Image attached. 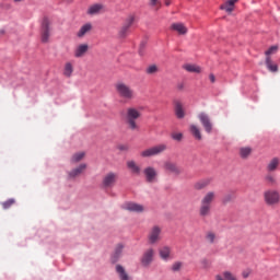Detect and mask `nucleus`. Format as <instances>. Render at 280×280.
Listing matches in <instances>:
<instances>
[{
  "label": "nucleus",
  "instance_id": "obj_43",
  "mask_svg": "<svg viewBox=\"0 0 280 280\" xmlns=\"http://www.w3.org/2000/svg\"><path fill=\"white\" fill-rule=\"evenodd\" d=\"M118 150H121L122 152L128 151V145H119Z\"/></svg>",
  "mask_w": 280,
  "mask_h": 280
},
{
  "label": "nucleus",
  "instance_id": "obj_29",
  "mask_svg": "<svg viewBox=\"0 0 280 280\" xmlns=\"http://www.w3.org/2000/svg\"><path fill=\"white\" fill-rule=\"evenodd\" d=\"M172 30H174L175 32H178L179 34H187V26L183 23H175L172 24Z\"/></svg>",
  "mask_w": 280,
  "mask_h": 280
},
{
  "label": "nucleus",
  "instance_id": "obj_36",
  "mask_svg": "<svg viewBox=\"0 0 280 280\" xmlns=\"http://www.w3.org/2000/svg\"><path fill=\"white\" fill-rule=\"evenodd\" d=\"M133 24H135V15H129V16L125 20L122 26H125V27H127V28L130 30V27H132Z\"/></svg>",
  "mask_w": 280,
  "mask_h": 280
},
{
  "label": "nucleus",
  "instance_id": "obj_10",
  "mask_svg": "<svg viewBox=\"0 0 280 280\" xmlns=\"http://www.w3.org/2000/svg\"><path fill=\"white\" fill-rule=\"evenodd\" d=\"M163 170L166 171L167 174H173L174 176H180V174H183V171L178 164L172 161H165L163 164Z\"/></svg>",
  "mask_w": 280,
  "mask_h": 280
},
{
  "label": "nucleus",
  "instance_id": "obj_24",
  "mask_svg": "<svg viewBox=\"0 0 280 280\" xmlns=\"http://www.w3.org/2000/svg\"><path fill=\"white\" fill-rule=\"evenodd\" d=\"M121 253H124V245L119 244L116 246L115 252L112 256V264H117V261H119V257H121Z\"/></svg>",
  "mask_w": 280,
  "mask_h": 280
},
{
  "label": "nucleus",
  "instance_id": "obj_27",
  "mask_svg": "<svg viewBox=\"0 0 280 280\" xmlns=\"http://www.w3.org/2000/svg\"><path fill=\"white\" fill-rule=\"evenodd\" d=\"M205 240L208 244H215L218 242V234L213 231H208L205 235Z\"/></svg>",
  "mask_w": 280,
  "mask_h": 280
},
{
  "label": "nucleus",
  "instance_id": "obj_23",
  "mask_svg": "<svg viewBox=\"0 0 280 280\" xmlns=\"http://www.w3.org/2000/svg\"><path fill=\"white\" fill-rule=\"evenodd\" d=\"M189 130L197 141H202V132L200 131V127L190 125Z\"/></svg>",
  "mask_w": 280,
  "mask_h": 280
},
{
  "label": "nucleus",
  "instance_id": "obj_16",
  "mask_svg": "<svg viewBox=\"0 0 280 280\" xmlns=\"http://www.w3.org/2000/svg\"><path fill=\"white\" fill-rule=\"evenodd\" d=\"M174 110L177 119H185V108L180 101H174Z\"/></svg>",
  "mask_w": 280,
  "mask_h": 280
},
{
  "label": "nucleus",
  "instance_id": "obj_34",
  "mask_svg": "<svg viewBox=\"0 0 280 280\" xmlns=\"http://www.w3.org/2000/svg\"><path fill=\"white\" fill-rule=\"evenodd\" d=\"M150 8H153L156 12L163 8V3H161V0H149Z\"/></svg>",
  "mask_w": 280,
  "mask_h": 280
},
{
  "label": "nucleus",
  "instance_id": "obj_25",
  "mask_svg": "<svg viewBox=\"0 0 280 280\" xmlns=\"http://www.w3.org/2000/svg\"><path fill=\"white\" fill-rule=\"evenodd\" d=\"M86 170V164H80L77 168L69 172L70 178H77V176H80L84 171Z\"/></svg>",
  "mask_w": 280,
  "mask_h": 280
},
{
  "label": "nucleus",
  "instance_id": "obj_41",
  "mask_svg": "<svg viewBox=\"0 0 280 280\" xmlns=\"http://www.w3.org/2000/svg\"><path fill=\"white\" fill-rule=\"evenodd\" d=\"M180 268H183V262H180V261L174 262L172 265L173 272H178V270H180Z\"/></svg>",
  "mask_w": 280,
  "mask_h": 280
},
{
  "label": "nucleus",
  "instance_id": "obj_11",
  "mask_svg": "<svg viewBox=\"0 0 280 280\" xmlns=\"http://www.w3.org/2000/svg\"><path fill=\"white\" fill-rule=\"evenodd\" d=\"M143 174L147 183H155L159 176V172L153 166H147L143 170Z\"/></svg>",
  "mask_w": 280,
  "mask_h": 280
},
{
  "label": "nucleus",
  "instance_id": "obj_50",
  "mask_svg": "<svg viewBox=\"0 0 280 280\" xmlns=\"http://www.w3.org/2000/svg\"><path fill=\"white\" fill-rule=\"evenodd\" d=\"M202 264H207V260H202Z\"/></svg>",
  "mask_w": 280,
  "mask_h": 280
},
{
  "label": "nucleus",
  "instance_id": "obj_40",
  "mask_svg": "<svg viewBox=\"0 0 280 280\" xmlns=\"http://www.w3.org/2000/svg\"><path fill=\"white\" fill-rule=\"evenodd\" d=\"M14 202H16L14 199H9V200L2 202V208L10 209V207H12V205H14Z\"/></svg>",
  "mask_w": 280,
  "mask_h": 280
},
{
  "label": "nucleus",
  "instance_id": "obj_22",
  "mask_svg": "<svg viewBox=\"0 0 280 280\" xmlns=\"http://www.w3.org/2000/svg\"><path fill=\"white\" fill-rule=\"evenodd\" d=\"M116 272L120 280H130V276L126 271V268L121 265H116Z\"/></svg>",
  "mask_w": 280,
  "mask_h": 280
},
{
  "label": "nucleus",
  "instance_id": "obj_7",
  "mask_svg": "<svg viewBox=\"0 0 280 280\" xmlns=\"http://www.w3.org/2000/svg\"><path fill=\"white\" fill-rule=\"evenodd\" d=\"M163 233V229L159 225H154L150 229L148 234V242L153 246L154 244H159L161 242V234Z\"/></svg>",
  "mask_w": 280,
  "mask_h": 280
},
{
  "label": "nucleus",
  "instance_id": "obj_31",
  "mask_svg": "<svg viewBox=\"0 0 280 280\" xmlns=\"http://www.w3.org/2000/svg\"><path fill=\"white\" fill-rule=\"evenodd\" d=\"M184 69L188 71V73H200V71H202V69L199 66L189 63L185 65Z\"/></svg>",
  "mask_w": 280,
  "mask_h": 280
},
{
  "label": "nucleus",
  "instance_id": "obj_30",
  "mask_svg": "<svg viewBox=\"0 0 280 280\" xmlns=\"http://www.w3.org/2000/svg\"><path fill=\"white\" fill-rule=\"evenodd\" d=\"M211 185V179H201L195 184V189L200 191V189H205L206 187H209Z\"/></svg>",
  "mask_w": 280,
  "mask_h": 280
},
{
  "label": "nucleus",
  "instance_id": "obj_8",
  "mask_svg": "<svg viewBox=\"0 0 280 280\" xmlns=\"http://www.w3.org/2000/svg\"><path fill=\"white\" fill-rule=\"evenodd\" d=\"M198 119L205 131L208 135H211L213 132V122L211 121V118L207 115V113H200L198 115Z\"/></svg>",
  "mask_w": 280,
  "mask_h": 280
},
{
  "label": "nucleus",
  "instance_id": "obj_38",
  "mask_svg": "<svg viewBox=\"0 0 280 280\" xmlns=\"http://www.w3.org/2000/svg\"><path fill=\"white\" fill-rule=\"evenodd\" d=\"M158 72H159V67H156V65H152L147 68L148 75H154V73H158Z\"/></svg>",
  "mask_w": 280,
  "mask_h": 280
},
{
  "label": "nucleus",
  "instance_id": "obj_4",
  "mask_svg": "<svg viewBox=\"0 0 280 280\" xmlns=\"http://www.w3.org/2000/svg\"><path fill=\"white\" fill-rule=\"evenodd\" d=\"M166 150L167 144L160 143L141 151L140 156L142 159H152V156H159L160 154H163V152H165Z\"/></svg>",
  "mask_w": 280,
  "mask_h": 280
},
{
  "label": "nucleus",
  "instance_id": "obj_9",
  "mask_svg": "<svg viewBox=\"0 0 280 280\" xmlns=\"http://www.w3.org/2000/svg\"><path fill=\"white\" fill-rule=\"evenodd\" d=\"M51 36V22L44 18L42 22V43H49Z\"/></svg>",
  "mask_w": 280,
  "mask_h": 280
},
{
  "label": "nucleus",
  "instance_id": "obj_44",
  "mask_svg": "<svg viewBox=\"0 0 280 280\" xmlns=\"http://www.w3.org/2000/svg\"><path fill=\"white\" fill-rule=\"evenodd\" d=\"M231 195H226L224 198H223V202H231Z\"/></svg>",
  "mask_w": 280,
  "mask_h": 280
},
{
  "label": "nucleus",
  "instance_id": "obj_2",
  "mask_svg": "<svg viewBox=\"0 0 280 280\" xmlns=\"http://www.w3.org/2000/svg\"><path fill=\"white\" fill-rule=\"evenodd\" d=\"M215 198H218V195L213 190H209L202 196L198 210L199 218L205 219L211 215V210L213 209Z\"/></svg>",
  "mask_w": 280,
  "mask_h": 280
},
{
  "label": "nucleus",
  "instance_id": "obj_5",
  "mask_svg": "<svg viewBox=\"0 0 280 280\" xmlns=\"http://www.w3.org/2000/svg\"><path fill=\"white\" fill-rule=\"evenodd\" d=\"M264 202L267 207H277L280 203V192L277 189H267L262 194Z\"/></svg>",
  "mask_w": 280,
  "mask_h": 280
},
{
  "label": "nucleus",
  "instance_id": "obj_15",
  "mask_svg": "<svg viewBox=\"0 0 280 280\" xmlns=\"http://www.w3.org/2000/svg\"><path fill=\"white\" fill-rule=\"evenodd\" d=\"M122 209L126 211H132L135 213H143L144 208L142 205L135 203V202H127L122 206Z\"/></svg>",
  "mask_w": 280,
  "mask_h": 280
},
{
  "label": "nucleus",
  "instance_id": "obj_19",
  "mask_svg": "<svg viewBox=\"0 0 280 280\" xmlns=\"http://www.w3.org/2000/svg\"><path fill=\"white\" fill-rule=\"evenodd\" d=\"M91 30H93V24L86 23L82 25L79 32L77 33L78 38H84V36H86V34H89Z\"/></svg>",
  "mask_w": 280,
  "mask_h": 280
},
{
  "label": "nucleus",
  "instance_id": "obj_32",
  "mask_svg": "<svg viewBox=\"0 0 280 280\" xmlns=\"http://www.w3.org/2000/svg\"><path fill=\"white\" fill-rule=\"evenodd\" d=\"M253 154V149L250 147H243L240 149L241 159H247Z\"/></svg>",
  "mask_w": 280,
  "mask_h": 280
},
{
  "label": "nucleus",
  "instance_id": "obj_26",
  "mask_svg": "<svg viewBox=\"0 0 280 280\" xmlns=\"http://www.w3.org/2000/svg\"><path fill=\"white\" fill-rule=\"evenodd\" d=\"M235 3H237V0H228L221 5V10H225V12L231 13L235 8Z\"/></svg>",
  "mask_w": 280,
  "mask_h": 280
},
{
  "label": "nucleus",
  "instance_id": "obj_13",
  "mask_svg": "<svg viewBox=\"0 0 280 280\" xmlns=\"http://www.w3.org/2000/svg\"><path fill=\"white\" fill-rule=\"evenodd\" d=\"M73 71H75V61H66L62 70L63 78H71L73 75Z\"/></svg>",
  "mask_w": 280,
  "mask_h": 280
},
{
  "label": "nucleus",
  "instance_id": "obj_48",
  "mask_svg": "<svg viewBox=\"0 0 280 280\" xmlns=\"http://www.w3.org/2000/svg\"><path fill=\"white\" fill-rule=\"evenodd\" d=\"M140 56H143V45L140 47Z\"/></svg>",
  "mask_w": 280,
  "mask_h": 280
},
{
  "label": "nucleus",
  "instance_id": "obj_14",
  "mask_svg": "<svg viewBox=\"0 0 280 280\" xmlns=\"http://www.w3.org/2000/svg\"><path fill=\"white\" fill-rule=\"evenodd\" d=\"M159 255L163 261H170V259H172V247L167 245L160 247Z\"/></svg>",
  "mask_w": 280,
  "mask_h": 280
},
{
  "label": "nucleus",
  "instance_id": "obj_49",
  "mask_svg": "<svg viewBox=\"0 0 280 280\" xmlns=\"http://www.w3.org/2000/svg\"><path fill=\"white\" fill-rule=\"evenodd\" d=\"M15 3H21L23 0H13Z\"/></svg>",
  "mask_w": 280,
  "mask_h": 280
},
{
  "label": "nucleus",
  "instance_id": "obj_12",
  "mask_svg": "<svg viewBox=\"0 0 280 280\" xmlns=\"http://www.w3.org/2000/svg\"><path fill=\"white\" fill-rule=\"evenodd\" d=\"M117 178H119V175L117 173L109 172L103 177V185L105 187H115Z\"/></svg>",
  "mask_w": 280,
  "mask_h": 280
},
{
  "label": "nucleus",
  "instance_id": "obj_21",
  "mask_svg": "<svg viewBox=\"0 0 280 280\" xmlns=\"http://www.w3.org/2000/svg\"><path fill=\"white\" fill-rule=\"evenodd\" d=\"M127 167L131 172V174H135L136 176H139L141 174V167L137 165V162L130 160L127 162Z\"/></svg>",
  "mask_w": 280,
  "mask_h": 280
},
{
  "label": "nucleus",
  "instance_id": "obj_28",
  "mask_svg": "<svg viewBox=\"0 0 280 280\" xmlns=\"http://www.w3.org/2000/svg\"><path fill=\"white\" fill-rule=\"evenodd\" d=\"M278 167H279V158H273L267 164V172H277Z\"/></svg>",
  "mask_w": 280,
  "mask_h": 280
},
{
  "label": "nucleus",
  "instance_id": "obj_47",
  "mask_svg": "<svg viewBox=\"0 0 280 280\" xmlns=\"http://www.w3.org/2000/svg\"><path fill=\"white\" fill-rule=\"evenodd\" d=\"M165 5L170 7L172 5V0H164Z\"/></svg>",
  "mask_w": 280,
  "mask_h": 280
},
{
  "label": "nucleus",
  "instance_id": "obj_45",
  "mask_svg": "<svg viewBox=\"0 0 280 280\" xmlns=\"http://www.w3.org/2000/svg\"><path fill=\"white\" fill-rule=\"evenodd\" d=\"M209 80H210V82L213 84V83H215V75L214 74H210L209 75Z\"/></svg>",
  "mask_w": 280,
  "mask_h": 280
},
{
  "label": "nucleus",
  "instance_id": "obj_20",
  "mask_svg": "<svg viewBox=\"0 0 280 280\" xmlns=\"http://www.w3.org/2000/svg\"><path fill=\"white\" fill-rule=\"evenodd\" d=\"M101 10H104V4L95 3L89 7L88 14L95 16V14H100Z\"/></svg>",
  "mask_w": 280,
  "mask_h": 280
},
{
  "label": "nucleus",
  "instance_id": "obj_1",
  "mask_svg": "<svg viewBox=\"0 0 280 280\" xmlns=\"http://www.w3.org/2000/svg\"><path fill=\"white\" fill-rule=\"evenodd\" d=\"M141 110H143L141 107L135 106L126 108L124 119L128 130H131L132 132L139 130V119H141V117L143 116Z\"/></svg>",
  "mask_w": 280,
  "mask_h": 280
},
{
  "label": "nucleus",
  "instance_id": "obj_18",
  "mask_svg": "<svg viewBox=\"0 0 280 280\" xmlns=\"http://www.w3.org/2000/svg\"><path fill=\"white\" fill-rule=\"evenodd\" d=\"M89 51V45L81 44L74 50V58H84V55Z\"/></svg>",
  "mask_w": 280,
  "mask_h": 280
},
{
  "label": "nucleus",
  "instance_id": "obj_35",
  "mask_svg": "<svg viewBox=\"0 0 280 280\" xmlns=\"http://www.w3.org/2000/svg\"><path fill=\"white\" fill-rule=\"evenodd\" d=\"M84 156H86V153L78 152L72 155L71 161H72V163H80V161H82V159H84Z\"/></svg>",
  "mask_w": 280,
  "mask_h": 280
},
{
  "label": "nucleus",
  "instance_id": "obj_33",
  "mask_svg": "<svg viewBox=\"0 0 280 280\" xmlns=\"http://www.w3.org/2000/svg\"><path fill=\"white\" fill-rule=\"evenodd\" d=\"M265 182L267 183V185H269L270 187H275L277 186V177L272 174H267L265 176Z\"/></svg>",
  "mask_w": 280,
  "mask_h": 280
},
{
  "label": "nucleus",
  "instance_id": "obj_42",
  "mask_svg": "<svg viewBox=\"0 0 280 280\" xmlns=\"http://www.w3.org/2000/svg\"><path fill=\"white\" fill-rule=\"evenodd\" d=\"M172 139H174V141H182L183 140V133H180V132L173 133Z\"/></svg>",
  "mask_w": 280,
  "mask_h": 280
},
{
  "label": "nucleus",
  "instance_id": "obj_37",
  "mask_svg": "<svg viewBox=\"0 0 280 280\" xmlns=\"http://www.w3.org/2000/svg\"><path fill=\"white\" fill-rule=\"evenodd\" d=\"M130 33V28H128L127 26H121L118 33V36L120 38H126V36H128V34Z\"/></svg>",
  "mask_w": 280,
  "mask_h": 280
},
{
  "label": "nucleus",
  "instance_id": "obj_3",
  "mask_svg": "<svg viewBox=\"0 0 280 280\" xmlns=\"http://www.w3.org/2000/svg\"><path fill=\"white\" fill-rule=\"evenodd\" d=\"M115 89L119 97H121V100H126L127 102H132V100L137 97V92H135V89H132V86L124 82L116 83Z\"/></svg>",
  "mask_w": 280,
  "mask_h": 280
},
{
  "label": "nucleus",
  "instance_id": "obj_39",
  "mask_svg": "<svg viewBox=\"0 0 280 280\" xmlns=\"http://www.w3.org/2000/svg\"><path fill=\"white\" fill-rule=\"evenodd\" d=\"M278 50H279V47L271 46L267 51H265L266 58H270V56H272V54H277Z\"/></svg>",
  "mask_w": 280,
  "mask_h": 280
},
{
  "label": "nucleus",
  "instance_id": "obj_46",
  "mask_svg": "<svg viewBox=\"0 0 280 280\" xmlns=\"http://www.w3.org/2000/svg\"><path fill=\"white\" fill-rule=\"evenodd\" d=\"M176 88H177V91H183V89H185V84L178 83Z\"/></svg>",
  "mask_w": 280,
  "mask_h": 280
},
{
  "label": "nucleus",
  "instance_id": "obj_17",
  "mask_svg": "<svg viewBox=\"0 0 280 280\" xmlns=\"http://www.w3.org/2000/svg\"><path fill=\"white\" fill-rule=\"evenodd\" d=\"M265 65H266L268 71H270V73L279 72V65L273 62L272 57H266Z\"/></svg>",
  "mask_w": 280,
  "mask_h": 280
},
{
  "label": "nucleus",
  "instance_id": "obj_6",
  "mask_svg": "<svg viewBox=\"0 0 280 280\" xmlns=\"http://www.w3.org/2000/svg\"><path fill=\"white\" fill-rule=\"evenodd\" d=\"M155 255H156V252L154 250V248L152 247L147 248L142 253V256L140 257V264L142 268H150V266H152V262L154 261Z\"/></svg>",
  "mask_w": 280,
  "mask_h": 280
}]
</instances>
